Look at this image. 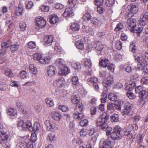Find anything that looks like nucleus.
Instances as JSON below:
<instances>
[{
  "label": "nucleus",
  "instance_id": "1",
  "mask_svg": "<svg viewBox=\"0 0 148 148\" xmlns=\"http://www.w3.org/2000/svg\"><path fill=\"white\" fill-rule=\"evenodd\" d=\"M109 118V116L107 115L101 116L96 120V126L103 130H106L108 127L107 122Z\"/></svg>",
  "mask_w": 148,
  "mask_h": 148
},
{
  "label": "nucleus",
  "instance_id": "2",
  "mask_svg": "<svg viewBox=\"0 0 148 148\" xmlns=\"http://www.w3.org/2000/svg\"><path fill=\"white\" fill-rule=\"evenodd\" d=\"M32 58L34 60L39 61L42 64H45L49 63L51 59L49 56L46 57H43L39 53H35L32 55Z\"/></svg>",
  "mask_w": 148,
  "mask_h": 148
},
{
  "label": "nucleus",
  "instance_id": "3",
  "mask_svg": "<svg viewBox=\"0 0 148 148\" xmlns=\"http://www.w3.org/2000/svg\"><path fill=\"white\" fill-rule=\"evenodd\" d=\"M32 123L30 120H25V121L21 120L17 122V127L19 129H22L24 130H32L31 126Z\"/></svg>",
  "mask_w": 148,
  "mask_h": 148
},
{
  "label": "nucleus",
  "instance_id": "4",
  "mask_svg": "<svg viewBox=\"0 0 148 148\" xmlns=\"http://www.w3.org/2000/svg\"><path fill=\"white\" fill-rule=\"evenodd\" d=\"M121 130L119 126L115 127L113 130V131L111 134V137L114 140H117L120 139L121 137Z\"/></svg>",
  "mask_w": 148,
  "mask_h": 148
},
{
  "label": "nucleus",
  "instance_id": "5",
  "mask_svg": "<svg viewBox=\"0 0 148 148\" xmlns=\"http://www.w3.org/2000/svg\"><path fill=\"white\" fill-rule=\"evenodd\" d=\"M133 104L129 102H126L125 103L124 109L123 112V115H130L132 114V110L134 107Z\"/></svg>",
  "mask_w": 148,
  "mask_h": 148
},
{
  "label": "nucleus",
  "instance_id": "6",
  "mask_svg": "<svg viewBox=\"0 0 148 148\" xmlns=\"http://www.w3.org/2000/svg\"><path fill=\"white\" fill-rule=\"evenodd\" d=\"M114 141H112L109 138H107L102 144L99 145V148H111L114 146Z\"/></svg>",
  "mask_w": 148,
  "mask_h": 148
},
{
  "label": "nucleus",
  "instance_id": "7",
  "mask_svg": "<svg viewBox=\"0 0 148 148\" xmlns=\"http://www.w3.org/2000/svg\"><path fill=\"white\" fill-rule=\"evenodd\" d=\"M11 44L12 42L10 40L3 42L1 43V47L3 48L0 49V56H3L5 54L6 49L5 48H8L10 47Z\"/></svg>",
  "mask_w": 148,
  "mask_h": 148
},
{
  "label": "nucleus",
  "instance_id": "8",
  "mask_svg": "<svg viewBox=\"0 0 148 148\" xmlns=\"http://www.w3.org/2000/svg\"><path fill=\"white\" fill-rule=\"evenodd\" d=\"M0 134V143L3 146H5L7 142L9 136L5 132H1Z\"/></svg>",
  "mask_w": 148,
  "mask_h": 148
},
{
  "label": "nucleus",
  "instance_id": "9",
  "mask_svg": "<svg viewBox=\"0 0 148 148\" xmlns=\"http://www.w3.org/2000/svg\"><path fill=\"white\" fill-rule=\"evenodd\" d=\"M133 56L136 62L141 63H145L146 62V60L144 57L143 54L138 53H135L134 54Z\"/></svg>",
  "mask_w": 148,
  "mask_h": 148
},
{
  "label": "nucleus",
  "instance_id": "10",
  "mask_svg": "<svg viewBox=\"0 0 148 148\" xmlns=\"http://www.w3.org/2000/svg\"><path fill=\"white\" fill-rule=\"evenodd\" d=\"M98 79L96 77H92L87 79L88 82H90L93 85V87L96 91H97L99 89V87L98 84L97 83Z\"/></svg>",
  "mask_w": 148,
  "mask_h": 148
},
{
  "label": "nucleus",
  "instance_id": "11",
  "mask_svg": "<svg viewBox=\"0 0 148 148\" xmlns=\"http://www.w3.org/2000/svg\"><path fill=\"white\" fill-rule=\"evenodd\" d=\"M36 25L39 27H44L46 24L45 21L42 17L36 18Z\"/></svg>",
  "mask_w": 148,
  "mask_h": 148
},
{
  "label": "nucleus",
  "instance_id": "12",
  "mask_svg": "<svg viewBox=\"0 0 148 148\" xmlns=\"http://www.w3.org/2000/svg\"><path fill=\"white\" fill-rule=\"evenodd\" d=\"M53 37L52 35H46L44 36V42L45 45H50L53 41Z\"/></svg>",
  "mask_w": 148,
  "mask_h": 148
},
{
  "label": "nucleus",
  "instance_id": "13",
  "mask_svg": "<svg viewBox=\"0 0 148 148\" xmlns=\"http://www.w3.org/2000/svg\"><path fill=\"white\" fill-rule=\"evenodd\" d=\"M45 123L47 129L48 130L51 131L56 127L55 124L52 121L49 120L46 121Z\"/></svg>",
  "mask_w": 148,
  "mask_h": 148
},
{
  "label": "nucleus",
  "instance_id": "14",
  "mask_svg": "<svg viewBox=\"0 0 148 148\" xmlns=\"http://www.w3.org/2000/svg\"><path fill=\"white\" fill-rule=\"evenodd\" d=\"M70 72V69L67 66H64L60 68L58 72L59 74L62 75H65Z\"/></svg>",
  "mask_w": 148,
  "mask_h": 148
},
{
  "label": "nucleus",
  "instance_id": "15",
  "mask_svg": "<svg viewBox=\"0 0 148 148\" xmlns=\"http://www.w3.org/2000/svg\"><path fill=\"white\" fill-rule=\"evenodd\" d=\"M113 80V79L111 77H108L105 79V82H103V84L104 87L107 88L112 83Z\"/></svg>",
  "mask_w": 148,
  "mask_h": 148
},
{
  "label": "nucleus",
  "instance_id": "16",
  "mask_svg": "<svg viewBox=\"0 0 148 148\" xmlns=\"http://www.w3.org/2000/svg\"><path fill=\"white\" fill-rule=\"evenodd\" d=\"M130 11L132 14H136L138 11V6L134 4H131L128 6Z\"/></svg>",
  "mask_w": 148,
  "mask_h": 148
},
{
  "label": "nucleus",
  "instance_id": "17",
  "mask_svg": "<svg viewBox=\"0 0 148 148\" xmlns=\"http://www.w3.org/2000/svg\"><path fill=\"white\" fill-rule=\"evenodd\" d=\"M64 82V78H60L54 81L53 85L56 87H60L63 86Z\"/></svg>",
  "mask_w": 148,
  "mask_h": 148
},
{
  "label": "nucleus",
  "instance_id": "18",
  "mask_svg": "<svg viewBox=\"0 0 148 148\" xmlns=\"http://www.w3.org/2000/svg\"><path fill=\"white\" fill-rule=\"evenodd\" d=\"M90 22L95 27H99L101 24L100 19L96 17L92 18L91 19Z\"/></svg>",
  "mask_w": 148,
  "mask_h": 148
},
{
  "label": "nucleus",
  "instance_id": "19",
  "mask_svg": "<svg viewBox=\"0 0 148 148\" xmlns=\"http://www.w3.org/2000/svg\"><path fill=\"white\" fill-rule=\"evenodd\" d=\"M56 69L53 65H50L47 68V72L48 75L50 77L52 76L55 74Z\"/></svg>",
  "mask_w": 148,
  "mask_h": 148
},
{
  "label": "nucleus",
  "instance_id": "20",
  "mask_svg": "<svg viewBox=\"0 0 148 148\" xmlns=\"http://www.w3.org/2000/svg\"><path fill=\"white\" fill-rule=\"evenodd\" d=\"M73 15V13L71 7L66 8L63 14V16L64 17L71 16Z\"/></svg>",
  "mask_w": 148,
  "mask_h": 148
},
{
  "label": "nucleus",
  "instance_id": "21",
  "mask_svg": "<svg viewBox=\"0 0 148 148\" xmlns=\"http://www.w3.org/2000/svg\"><path fill=\"white\" fill-rule=\"evenodd\" d=\"M51 115L52 118L57 121H59L62 118L61 114L57 112H52Z\"/></svg>",
  "mask_w": 148,
  "mask_h": 148
},
{
  "label": "nucleus",
  "instance_id": "22",
  "mask_svg": "<svg viewBox=\"0 0 148 148\" xmlns=\"http://www.w3.org/2000/svg\"><path fill=\"white\" fill-rule=\"evenodd\" d=\"M143 29V28L142 27H138L136 29L130 28V30L132 32L136 33L137 35L138 36H139Z\"/></svg>",
  "mask_w": 148,
  "mask_h": 148
},
{
  "label": "nucleus",
  "instance_id": "23",
  "mask_svg": "<svg viewBox=\"0 0 148 148\" xmlns=\"http://www.w3.org/2000/svg\"><path fill=\"white\" fill-rule=\"evenodd\" d=\"M73 116L75 119L80 120L83 118L84 115L82 112H80L79 111H75Z\"/></svg>",
  "mask_w": 148,
  "mask_h": 148
},
{
  "label": "nucleus",
  "instance_id": "24",
  "mask_svg": "<svg viewBox=\"0 0 148 148\" xmlns=\"http://www.w3.org/2000/svg\"><path fill=\"white\" fill-rule=\"evenodd\" d=\"M127 24L128 25L131 27V28L134 29L136 25L135 20L131 18L129 19L127 21Z\"/></svg>",
  "mask_w": 148,
  "mask_h": 148
},
{
  "label": "nucleus",
  "instance_id": "25",
  "mask_svg": "<svg viewBox=\"0 0 148 148\" xmlns=\"http://www.w3.org/2000/svg\"><path fill=\"white\" fill-rule=\"evenodd\" d=\"M23 10V6L21 4H19L18 7L16 8L15 12L17 16H19L21 15L22 14V12Z\"/></svg>",
  "mask_w": 148,
  "mask_h": 148
},
{
  "label": "nucleus",
  "instance_id": "26",
  "mask_svg": "<svg viewBox=\"0 0 148 148\" xmlns=\"http://www.w3.org/2000/svg\"><path fill=\"white\" fill-rule=\"evenodd\" d=\"M99 64L102 67L106 68L110 65V62L108 59L106 58L101 60L99 62Z\"/></svg>",
  "mask_w": 148,
  "mask_h": 148
},
{
  "label": "nucleus",
  "instance_id": "27",
  "mask_svg": "<svg viewBox=\"0 0 148 148\" xmlns=\"http://www.w3.org/2000/svg\"><path fill=\"white\" fill-rule=\"evenodd\" d=\"M55 139V135L54 133L51 132L48 134L47 137V140L48 141L52 143L54 142Z\"/></svg>",
  "mask_w": 148,
  "mask_h": 148
},
{
  "label": "nucleus",
  "instance_id": "28",
  "mask_svg": "<svg viewBox=\"0 0 148 148\" xmlns=\"http://www.w3.org/2000/svg\"><path fill=\"white\" fill-rule=\"evenodd\" d=\"M59 18L56 15L52 16L49 19V22L51 24H54L58 22Z\"/></svg>",
  "mask_w": 148,
  "mask_h": 148
},
{
  "label": "nucleus",
  "instance_id": "29",
  "mask_svg": "<svg viewBox=\"0 0 148 148\" xmlns=\"http://www.w3.org/2000/svg\"><path fill=\"white\" fill-rule=\"evenodd\" d=\"M6 111L8 115L10 116H14L17 113L16 110L12 108L8 109Z\"/></svg>",
  "mask_w": 148,
  "mask_h": 148
},
{
  "label": "nucleus",
  "instance_id": "30",
  "mask_svg": "<svg viewBox=\"0 0 148 148\" xmlns=\"http://www.w3.org/2000/svg\"><path fill=\"white\" fill-rule=\"evenodd\" d=\"M71 28L73 31H77L79 29L80 26L78 23H74L71 25Z\"/></svg>",
  "mask_w": 148,
  "mask_h": 148
},
{
  "label": "nucleus",
  "instance_id": "31",
  "mask_svg": "<svg viewBox=\"0 0 148 148\" xmlns=\"http://www.w3.org/2000/svg\"><path fill=\"white\" fill-rule=\"evenodd\" d=\"M92 18L90 14L88 12H86L83 16V20L86 22H88L89 21H90Z\"/></svg>",
  "mask_w": 148,
  "mask_h": 148
},
{
  "label": "nucleus",
  "instance_id": "32",
  "mask_svg": "<svg viewBox=\"0 0 148 148\" xmlns=\"http://www.w3.org/2000/svg\"><path fill=\"white\" fill-rule=\"evenodd\" d=\"M29 72L34 74H36L37 72V69L32 64H30L29 66Z\"/></svg>",
  "mask_w": 148,
  "mask_h": 148
},
{
  "label": "nucleus",
  "instance_id": "33",
  "mask_svg": "<svg viewBox=\"0 0 148 148\" xmlns=\"http://www.w3.org/2000/svg\"><path fill=\"white\" fill-rule=\"evenodd\" d=\"M40 127V125L38 122H36L32 126V125H31V128L32 130H30V131L31 132H35L37 131V130L39 129Z\"/></svg>",
  "mask_w": 148,
  "mask_h": 148
},
{
  "label": "nucleus",
  "instance_id": "34",
  "mask_svg": "<svg viewBox=\"0 0 148 148\" xmlns=\"http://www.w3.org/2000/svg\"><path fill=\"white\" fill-rule=\"evenodd\" d=\"M75 45L77 48L78 49L82 50L84 48V43L81 41L79 40L76 41Z\"/></svg>",
  "mask_w": 148,
  "mask_h": 148
},
{
  "label": "nucleus",
  "instance_id": "35",
  "mask_svg": "<svg viewBox=\"0 0 148 148\" xmlns=\"http://www.w3.org/2000/svg\"><path fill=\"white\" fill-rule=\"evenodd\" d=\"M76 104L77 105L75 109V111H79L80 112H82L84 108L83 104L82 103Z\"/></svg>",
  "mask_w": 148,
  "mask_h": 148
},
{
  "label": "nucleus",
  "instance_id": "36",
  "mask_svg": "<svg viewBox=\"0 0 148 148\" xmlns=\"http://www.w3.org/2000/svg\"><path fill=\"white\" fill-rule=\"evenodd\" d=\"M135 88V84L134 83H132L126 86L125 89L128 92H131V91Z\"/></svg>",
  "mask_w": 148,
  "mask_h": 148
},
{
  "label": "nucleus",
  "instance_id": "37",
  "mask_svg": "<svg viewBox=\"0 0 148 148\" xmlns=\"http://www.w3.org/2000/svg\"><path fill=\"white\" fill-rule=\"evenodd\" d=\"M56 63V65L60 68H61L62 66H63L64 65V61L61 58L57 60Z\"/></svg>",
  "mask_w": 148,
  "mask_h": 148
},
{
  "label": "nucleus",
  "instance_id": "38",
  "mask_svg": "<svg viewBox=\"0 0 148 148\" xmlns=\"http://www.w3.org/2000/svg\"><path fill=\"white\" fill-rule=\"evenodd\" d=\"M71 101L73 104H76L79 102V98L78 96L73 95L71 97Z\"/></svg>",
  "mask_w": 148,
  "mask_h": 148
},
{
  "label": "nucleus",
  "instance_id": "39",
  "mask_svg": "<svg viewBox=\"0 0 148 148\" xmlns=\"http://www.w3.org/2000/svg\"><path fill=\"white\" fill-rule=\"evenodd\" d=\"M109 100L112 101H116L118 100V98L116 95L114 93H110L108 96Z\"/></svg>",
  "mask_w": 148,
  "mask_h": 148
},
{
  "label": "nucleus",
  "instance_id": "40",
  "mask_svg": "<svg viewBox=\"0 0 148 148\" xmlns=\"http://www.w3.org/2000/svg\"><path fill=\"white\" fill-rule=\"evenodd\" d=\"M122 43L120 40H116L115 42V47L118 50H121L122 48Z\"/></svg>",
  "mask_w": 148,
  "mask_h": 148
},
{
  "label": "nucleus",
  "instance_id": "41",
  "mask_svg": "<svg viewBox=\"0 0 148 148\" xmlns=\"http://www.w3.org/2000/svg\"><path fill=\"white\" fill-rule=\"evenodd\" d=\"M45 101L49 107H52L54 105L53 100L51 99L47 98L45 99Z\"/></svg>",
  "mask_w": 148,
  "mask_h": 148
},
{
  "label": "nucleus",
  "instance_id": "42",
  "mask_svg": "<svg viewBox=\"0 0 148 148\" xmlns=\"http://www.w3.org/2000/svg\"><path fill=\"white\" fill-rule=\"evenodd\" d=\"M71 80L73 84L76 86H78L79 84L78 78L76 76H74L71 79Z\"/></svg>",
  "mask_w": 148,
  "mask_h": 148
},
{
  "label": "nucleus",
  "instance_id": "43",
  "mask_svg": "<svg viewBox=\"0 0 148 148\" xmlns=\"http://www.w3.org/2000/svg\"><path fill=\"white\" fill-rule=\"evenodd\" d=\"M148 95V92L147 91L143 90L141 92L140 96V98L142 100L146 98Z\"/></svg>",
  "mask_w": 148,
  "mask_h": 148
},
{
  "label": "nucleus",
  "instance_id": "44",
  "mask_svg": "<svg viewBox=\"0 0 148 148\" xmlns=\"http://www.w3.org/2000/svg\"><path fill=\"white\" fill-rule=\"evenodd\" d=\"M84 62L85 66L86 68H90L92 66V63L91 60L89 59H85Z\"/></svg>",
  "mask_w": 148,
  "mask_h": 148
},
{
  "label": "nucleus",
  "instance_id": "45",
  "mask_svg": "<svg viewBox=\"0 0 148 148\" xmlns=\"http://www.w3.org/2000/svg\"><path fill=\"white\" fill-rule=\"evenodd\" d=\"M5 75L10 77H12L14 76V74L12 71L10 69H7L5 71Z\"/></svg>",
  "mask_w": 148,
  "mask_h": 148
},
{
  "label": "nucleus",
  "instance_id": "46",
  "mask_svg": "<svg viewBox=\"0 0 148 148\" xmlns=\"http://www.w3.org/2000/svg\"><path fill=\"white\" fill-rule=\"evenodd\" d=\"M111 120L112 122H117L119 120V115L115 114H113L111 116Z\"/></svg>",
  "mask_w": 148,
  "mask_h": 148
},
{
  "label": "nucleus",
  "instance_id": "47",
  "mask_svg": "<svg viewBox=\"0 0 148 148\" xmlns=\"http://www.w3.org/2000/svg\"><path fill=\"white\" fill-rule=\"evenodd\" d=\"M130 49L132 53H134L136 50V47L135 43L132 42L130 45Z\"/></svg>",
  "mask_w": 148,
  "mask_h": 148
},
{
  "label": "nucleus",
  "instance_id": "48",
  "mask_svg": "<svg viewBox=\"0 0 148 148\" xmlns=\"http://www.w3.org/2000/svg\"><path fill=\"white\" fill-rule=\"evenodd\" d=\"M10 46H11L10 49L12 52H14L16 51L19 47V45L18 44L11 45Z\"/></svg>",
  "mask_w": 148,
  "mask_h": 148
},
{
  "label": "nucleus",
  "instance_id": "49",
  "mask_svg": "<svg viewBox=\"0 0 148 148\" xmlns=\"http://www.w3.org/2000/svg\"><path fill=\"white\" fill-rule=\"evenodd\" d=\"M103 45L100 42H98L96 44L95 47L96 49L99 51H101L103 48Z\"/></svg>",
  "mask_w": 148,
  "mask_h": 148
},
{
  "label": "nucleus",
  "instance_id": "50",
  "mask_svg": "<svg viewBox=\"0 0 148 148\" xmlns=\"http://www.w3.org/2000/svg\"><path fill=\"white\" fill-rule=\"evenodd\" d=\"M72 66L76 70H80L81 69V65L77 62H73L72 64Z\"/></svg>",
  "mask_w": 148,
  "mask_h": 148
},
{
  "label": "nucleus",
  "instance_id": "51",
  "mask_svg": "<svg viewBox=\"0 0 148 148\" xmlns=\"http://www.w3.org/2000/svg\"><path fill=\"white\" fill-rule=\"evenodd\" d=\"M114 0H106V4L107 6L110 7L114 5Z\"/></svg>",
  "mask_w": 148,
  "mask_h": 148
},
{
  "label": "nucleus",
  "instance_id": "52",
  "mask_svg": "<svg viewBox=\"0 0 148 148\" xmlns=\"http://www.w3.org/2000/svg\"><path fill=\"white\" fill-rule=\"evenodd\" d=\"M28 76L27 73L25 71H22L20 73V77L22 79L26 78Z\"/></svg>",
  "mask_w": 148,
  "mask_h": 148
},
{
  "label": "nucleus",
  "instance_id": "53",
  "mask_svg": "<svg viewBox=\"0 0 148 148\" xmlns=\"http://www.w3.org/2000/svg\"><path fill=\"white\" fill-rule=\"evenodd\" d=\"M127 95L130 99H132L136 97L134 94L132 93V92H128L126 93Z\"/></svg>",
  "mask_w": 148,
  "mask_h": 148
},
{
  "label": "nucleus",
  "instance_id": "54",
  "mask_svg": "<svg viewBox=\"0 0 148 148\" xmlns=\"http://www.w3.org/2000/svg\"><path fill=\"white\" fill-rule=\"evenodd\" d=\"M88 120L86 119L82 120L79 122L80 125L82 127L86 126L88 125Z\"/></svg>",
  "mask_w": 148,
  "mask_h": 148
},
{
  "label": "nucleus",
  "instance_id": "55",
  "mask_svg": "<svg viewBox=\"0 0 148 148\" xmlns=\"http://www.w3.org/2000/svg\"><path fill=\"white\" fill-rule=\"evenodd\" d=\"M25 5L26 8L27 9H31L33 6V3L31 1L27 2L25 3Z\"/></svg>",
  "mask_w": 148,
  "mask_h": 148
},
{
  "label": "nucleus",
  "instance_id": "56",
  "mask_svg": "<svg viewBox=\"0 0 148 148\" xmlns=\"http://www.w3.org/2000/svg\"><path fill=\"white\" fill-rule=\"evenodd\" d=\"M58 108L61 110L63 112L67 111L68 110V108L66 105H60L58 107Z\"/></svg>",
  "mask_w": 148,
  "mask_h": 148
},
{
  "label": "nucleus",
  "instance_id": "57",
  "mask_svg": "<svg viewBox=\"0 0 148 148\" xmlns=\"http://www.w3.org/2000/svg\"><path fill=\"white\" fill-rule=\"evenodd\" d=\"M87 129H82L80 132V134L81 136L84 137L86 135L87 133Z\"/></svg>",
  "mask_w": 148,
  "mask_h": 148
},
{
  "label": "nucleus",
  "instance_id": "58",
  "mask_svg": "<svg viewBox=\"0 0 148 148\" xmlns=\"http://www.w3.org/2000/svg\"><path fill=\"white\" fill-rule=\"evenodd\" d=\"M123 27V26L122 23H119L117 25L114 29L116 31H119L122 29Z\"/></svg>",
  "mask_w": 148,
  "mask_h": 148
},
{
  "label": "nucleus",
  "instance_id": "59",
  "mask_svg": "<svg viewBox=\"0 0 148 148\" xmlns=\"http://www.w3.org/2000/svg\"><path fill=\"white\" fill-rule=\"evenodd\" d=\"M40 8L42 11L44 12H47L49 10V8L47 5H42L40 7Z\"/></svg>",
  "mask_w": 148,
  "mask_h": 148
},
{
  "label": "nucleus",
  "instance_id": "60",
  "mask_svg": "<svg viewBox=\"0 0 148 148\" xmlns=\"http://www.w3.org/2000/svg\"><path fill=\"white\" fill-rule=\"evenodd\" d=\"M28 47L31 49L35 48L36 47V44L35 42L32 41L29 42L28 44Z\"/></svg>",
  "mask_w": 148,
  "mask_h": 148
},
{
  "label": "nucleus",
  "instance_id": "61",
  "mask_svg": "<svg viewBox=\"0 0 148 148\" xmlns=\"http://www.w3.org/2000/svg\"><path fill=\"white\" fill-rule=\"evenodd\" d=\"M20 28L22 31H24L26 27V23L23 22H22L19 24Z\"/></svg>",
  "mask_w": 148,
  "mask_h": 148
},
{
  "label": "nucleus",
  "instance_id": "62",
  "mask_svg": "<svg viewBox=\"0 0 148 148\" xmlns=\"http://www.w3.org/2000/svg\"><path fill=\"white\" fill-rule=\"evenodd\" d=\"M141 82L143 84L148 85V77H144L142 78L141 80Z\"/></svg>",
  "mask_w": 148,
  "mask_h": 148
},
{
  "label": "nucleus",
  "instance_id": "63",
  "mask_svg": "<svg viewBox=\"0 0 148 148\" xmlns=\"http://www.w3.org/2000/svg\"><path fill=\"white\" fill-rule=\"evenodd\" d=\"M19 146L20 148H27L28 144L26 142H21L20 143Z\"/></svg>",
  "mask_w": 148,
  "mask_h": 148
},
{
  "label": "nucleus",
  "instance_id": "64",
  "mask_svg": "<svg viewBox=\"0 0 148 148\" xmlns=\"http://www.w3.org/2000/svg\"><path fill=\"white\" fill-rule=\"evenodd\" d=\"M141 16L146 20H148V12L146 11H144L143 14Z\"/></svg>",
  "mask_w": 148,
  "mask_h": 148
}]
</instances>
